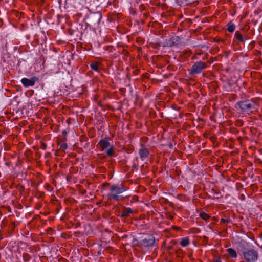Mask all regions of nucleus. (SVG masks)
<instances>
[{
  "label": "nucleus",
  "mask_w": 262,
  "mask_h": 262,
  "mask_svg": "<svg viewBox=\"0 0 262 262\" xmlns=\"http://www.w3.org/2000/svg\"><path fill=\"white\" fill-rule=\"evenodd\" d=\"M256 104L252 99L241 101L236 103V108H239L242 113L250 115L255 110Z\"/></svg>",
  "instance_id": "obj_2"
},
{
  "label": "nucleus",
  "mask_w": 262,
  "mask_h": 262,
  "mask_svg": "<svg viewBox=\"0 0 262 262\" xmlns=\"http://www.w3.org/2000/svg\"><path fill=\"white\" fill-rule=\"evenodd\" d=\"M110 191V192L107 194L108 198L117 201L124 198L120 194L125 191L126 189L122 184L113 185L111 186Z\"/></svg>",
  "instance_id": "obj_3"
},
{
  "label": "nucleus",
  "mask_w": 262,
  "mask_h": 262,
  "mask_svg": "<svg viewBox=\"0 0 262 262\" xmlns=\"http://www.w3.org/2000/svg\"><path fill=\"white\" fill-rule=\"evenodd\" d=\"M62 134L64 136H66L67 135V132L66 131V130H63L62 132Z\"/></svg>",
  "instance_id": "obj_21"
},
{
  "label": "nucleus",
  "mask_w": 262,
  "mask_h": 262,
  "mask_svg": "<svg viewBox=\"0 0 262 262\" xmlns=\"http://www.w3.org/2000/svg\"><path fill=\"white\" fill-rule=\"evenodd\" d=\"M244 39V42L246 40H248L249 39V35L248 34H244L243 35Z\"/></svg>",
  "instance_id": "obj_18"
},
{
  "label": "nucleus",
  "mask_w": 262,
  "mask_h": 262,
  "mask_svg": "<svg viewBox=\"0 0 262 262\" xmlns=\"http://www.w3.org/2000/svg\"><path fill=\"white\" fill-rule=\"evenodd\" d=\"M155 243V237L153 236H149L142 240L138 241L137 246L141 249L143 247L150 248L154 246Z\"/></svg>",
  "instance_id": "obj_6"
},
{
  "label": "nucleus",
  "mask_w": 262,
  "mask_h": 262,
  "mask_svg": "<svg viewBox=\"0 0 262 262\" xmlns=\"http://www.w3.org/2000/svg\"><path fill=\"white\" fill-rule=\"evenodd\" d=\"M182 252V250L181 249H179L177 252V254L178 255H180V253H181Z\"/></svg>",
  "instance_id": "obj_20"
},
{
  "label": "nucleus",
  "mask_w": 262,
  "mask_h": 262,
  "mask_svg": "<svg viewBox=\"0 0 262 262\" xmlns=\"http://www.w3.org/2000/svg\"><path fill=\"white\" fill-rule=\"evenodd\" d=\"M239 249L242 252L244 259L247 262H255L258 259V252L253 249L246 248L247 243L244 241H241L239 243Z\"/></svg>",
  "instance_id": "obj_1"
},
{
  "label": "nucleus",
  "mask_w": 262,
  "mask_h": 262,
  "mask_svg": "<svg viewBox=\"0 0 262 262\" xmlns=\"http://www.w3.org/2000/svg\"><path fill=\"white\" fill-rule=\"evenodd\" d=\"M67 148H68V145H67V143H63L60 144V148L61 149H62L64 150H66V149H67Z\"/></svg>",
  "instance_id": "obj_17"
},
{
  "label": "nucleus",
  "mask_w": 262,
  "mask_h": 262,
  "mask_svg": "<svg viewBox=\"0 0 262 262\" xmlns=\"http://www.w3.org/2000/svg\"><path fill=\"white\" fill-rule=\"evenodd\" d=\"M234 37L238 42L244 43L243 35L239 31L235 32Z\"/></svg>",
  "instance_id": "obj_12"
},
{
  "label": "nucleus",
  "mask_w": 262,
  "mask_h": 262,
  "mask_svg": "<svg viewBox=\"0 0 262 262\" xmlns=\"http://www.w3.org/2000/svg\"><path fill=\"white\" fill-rule=\"evenodd\" d=\"M215 262H222V261L220 259H218L215 261Z\"/></svg>",
  "instance_id": "obj_23"
},
{
  "label": "nucleus",
  "mask_w": 262,
  "mask_h": 262,
  "mask_svg": "<svg viewBox=\"0 0 262 262\" xmlns=\"http://www.w3.org/2000/svg\"><path fill=\"white\" fill-rule=\"evenodd\" d=\"M199 216L205 221H207L209 218V215L204 212H202L200 213Z\"/></svg>",
  "instance_id": "obj_15"
},
{
  "label": "nucleus",
  "mask_w": 262,
  "mask_h": 262,
  "mask_svg": "<svg viewBox=\"0 0 262 262\" xmlns=\"http://www.w3.org/2000/svg\"><path fill=\"white\" fill-rule=\"evenodd\" d=\"M207 67V63L201 61L196 62L192 66L189 70V74L191 75H198L200 74L204 69Z\"/></svg>",
  "instance_id": "obj_5"
},
{
  "label": "nucleus",
  "mask_w": 262,
  "mask_h": 262,
  "mask_svg": "<svg viewBox=\"0 0 262 262\" xmlns=\"http://www.w3.org/2000/svg\"><path fill=\"white\" fill-rule=\"evenodd\" d=\"M134 213V210L129 208V207H124L123 208V210L122 211V213L121 214V217H127L129 216L130 214H132Z\"/></svg>",
  "instance_id": "obj_10"
},
{
  "label": "nucleus",
  "mask_w": 262,
  "mask_h": 262,
  "mask_svg": "<svg viewBox=\"0 0 262 262\" xmlns=\"http://www.w3.org/2000/svg\"><path fill=\"white\" fill-rule=\"evenodd\" d=\"M47 147V145L45 143H42L41 144V148L43 149H46Z\"/></svg>",
  "instance_id": "obj_19"
},
{
  "label": "nucleus",
  "mask_w": 262,
  "mask_h": 262,
  "mask_svg": "<svg viewBox=\"0 0 262 262\" xmlns=\"http://www.w3.org/2000/svg\"><path fill=\"white\" fill-rule=\"evenodd\" d=\"M110 138L105 137L104 139L101 140L98 143L101 151L106 150V153L107 156L110 157H115L114 147L113 145H111L109 141Z\"/></svg>",
  "instance_id": "obj_4"
},
{
  "label": "nucleus",
  "mask_w": 262,
  "mask_h": 262,
  "mask_svg": "<svg viewBox=\"0 0 262 262\" xmlns=\"http://www.w3.org/2000/svg\"><path fill=\"white\" fill-rule=\"evenodd\" d=\"M190 244V240L188 237H183L181 239L180 244L182 247H186Z\"/></svg>",
  "instance_id": "obj_13"
},
{
  "label": "nucleus",
  "mask_w": 262,
  "mask_h": 262,
  "mask_svg": "<svg viewBox=\"0 0 262 262\" xmlns=\"http://www.w3.org/2000/svg\"><path fill=\"white\" fill-rule=\"evenodd\" d=\"M235 29V26L234 24H228L227 27V31L229 32H233Z\"/></svg>",
  "instance_id": "obj_16"
},
{
  "label": "nucleus",
  "mask_w": 262,
  "mask_h": 262,
  "mask_svg": "<svg viewBox=\"0 0 262 262\" xmlns=\"http://www.w3.org/2000/svg\"><path fill=\"white\" fill-rule=\"evenodd\" d=\"M180 43V38L175 36L171 37L168 41L167 45L170 47L178 46Z\"/></svg>",
  "instance_id": "obj_9"
},
{
  "label": "nucleus",
  "mask_w": 262,
  "mask_h": 262,
  "mask_svg": "<svg viewBox=\"0 0 262 262\" xmlns=\"http://www.w3.org/2000/svg\"><path fill=\"white\" fill-rule=\"evenodd\" d=\"M38 77L33 76L30 79L23 78L21 79V82L25 87L27 88L34 86L35 82L38 81Z\"/></svg>",
  "instance_id": "obj_7"
},
{
  "label": "nucleus",
  "mask_w": 262,
  "mask_h": 262,
  "mask_svg": "<svg viewBox=\"0 0 262 262\" xmlns=\"http://www.w3.org/2000/svg\"><path fill=\"white\" fill-rule=\"evenodd\" d=\"M227 252L229 255V256L231 258H236L237 257V254L236 251L232 248H228L227 250Z\"/></svg>",
  "instance_id": "obj_11"
},
{
  "label": "nucleus",
  "mask_w": 262,
  "mask_h": 262,
  "mask_svg": "<svg viewBox=\"0 0 262 262\" xmlns=\"http://www.w3.org/2000/svg\"><path fill=\"white\" fill-rule=\"evenodd\" d=\"M26 256L28 257V256H29V255L27 254H26L25 255H24V258L25 260L27 261V259H26Z\"/></svg>",
  "instance_id": "obj_22"
},
{
  "label": "nucleus",
  "mask_w": 262,
  "mask_h": 262,
  "mask_svg": "<svg viewBox=\"0 0 262 262\" xmlns=\"http://www.w3.org/2000/svg\"><path fill=\"white\" fill-rule=\"evenodd\" d=\"M139 154L142 161H146L149 155V151L147 148H142L139 150Z\"/></svg>",
  "instance_id": "obj_8"
},
{
  "label": "nucleus",
  "mask_w": 262,
  "mask_h": 262,
  "mask_svg": "<svg viewBox=\"0 0 262 262\" xmlns=\"http://www.w3.org/2000/svg\"><path fill=\"white\" fill-rule=\"evenodd\" d=\"M222 221H223V222H225V220H224V219H222Z\"/></svg>",
  "instance_id": "obj_24"
},
{
  "label": "nucleus",
  "mask_w": 262,
  "mask_h": 262,
  "mask_svg": "<svg viewBox=\"0 0 262 262\" xmlns=\"http://www.w3.org/2000/svg\"><path fill=\"white\" fill-rule=\"evenodd\" d=\"M101 63L99 62H92L90 64V67L92 70L96 71L99 72V66H100Z\"/></svg>",
  "instance_id": "obj_14"
}]
</instances>
